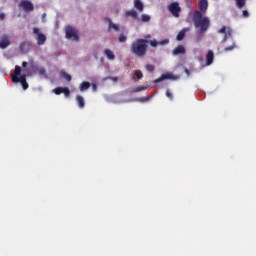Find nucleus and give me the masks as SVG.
Instances as JSON below:
<instances>
[{
	"label": "nucleus",
	"mask_w": 256,
	"mask_h": 256,
	"mask_svg": "<svg viewBox=\"0 0 256 256\" xmlns=\"http://www.w3.org/2000/svg\"><path fill=\"white\" fill-rule=\"evenodd\" d=\"M29 67H30V69H32V71L37 70V64H35V62H33V61L29 62Z\"/></svg>",
	"instance_id": "nucleus-29"
},
{
	"label": "nucleus",
	"mask_w": 256,
	"mask_h": 256,
	"mask_svg": "<svg viewBox=\"0 0 256 256\" xmlns=\"http://www.w3.org/2000/svg\"><path fill=\"white\" fill-rule=\"evenodd\" d=\"M168 11H170L173 17L179 18L181 13V6H179V2H172L168 5Z\"/></svg>",
	"instance_id": "nucleus-4"
},
{
	"label": "nucleus",
	"mask_w": 256,
	"mask_h": 256,
	"mask_svg": "<svg viewBox=\"0 0 256 256\" xmlns=\"http://www.w3.org/2000/svg\"><path fill=\"white\" fill-rule=\"evenodd\" d=\"M26 45H27L26 42H22V43L20 44V51H23V48H24Z\"/></svg>",
	"instance_id": "nucleus-37"
},
{
	"label": "nucleus",
	"mask_w": 256,
	"mask_h": 256,
	"mask_svg": "<svg viewBox=\"0 0 256 256\" xmlns=\"http://www.w3.org/2000/svg\"><path fill=\"white\" fill-rule=\"evenodd\" d=\"M39 75H45V68L38 69Z\"/></svg>",
	"instance_id": "nucleus-35"
},
{
	"label": "nucleus",
	"mask_w": 256,
	"mask_h": 256,
	"mask_svg": "<svg viewBox=\"0 0 256 256\" xmlns=\"http://www.w3.org/2000/svg\"><path fill=\"white\" fill-rule=\"evenodd\" d=\"M20 7H22L26 13H31V11L35 9V6H33V3L29 0H22L20 2Z\"/></svg>",
	"instance_id": "nucleus-6"
},
{
	"label": "nucleus",
	"mask_w": 256,
	"mask_h": 256,
	"mask_svg": "<svg viewBox=\"0 0 256 256\" xmlns=\"http://www.w3.org/2000/svg\"><path fill=\"white\" fill-rule=\"evenodd\" d=\"M150 100H151V96H146L139 99L141 103H147V101H150Z\"/></svg>",
	"instance_id": "nucleus-32"
},
{
	"label": "nucleus",
	"mask_w": 256,
	"mask_h": 256,
	"mask_svg": "<svg viewBox=\"0 0 256 256\" xmlns=\"http://www.w3.org/2000/svg\"><path fill=\"white\" fill-rule=\"evenodd\" d=\"M242 15L243 17H249V12L247 10H243Z\"/></svg>",
	"instance_id": "nucleus-36"
},
{
	"label": "nucleus",
	"mask_w": 256,
	"mask_h": 256,
	"mask_svg": "<svg viewBox=\"0 0 256 256\" xmlns=\"http://www.w3.org/2000/svg\"><path fill=\"white\" fill-rule=\"evenodd\" d=\"M26 71H27V75H31V72L28 69H26Z\"/></svg>",
	"instance_id": "nucleus-43"
},
{
	"label": "nucleus",
	"mask_w": 256,
	"mask_h": 256,
	"mask_svg": "<svg viewBox=\"0 0 256 256\" xmlns=\"http://www.w3.org/2000/svg\"><path fill=\"white\" fill-rule=\"evenodd\" d=\"M141 21L142 23H149V21H151V16H149L148 14H142Z\"/></svg>",
	"instance_id": "nucleus-24"
},
{
	"label": "nucleus",
	"mask_w": 256,
	"mask_h": 256,
	"mask_svg": "<svg viewBox=\"0 0 256 256\" xmlns=\"http://www.w3.org/2000/svg\"><path fill=\"white\" fill-rule=\"evenodd\" d=\"M134 75L137 79H143V72H141V70H136Z\"/></svg>",
	"instance_id": "nucleus-28"
},
{
	"label": "nucleus",
	"mask_w": 256,
	"mask_h": 256,
	"mask_svg": "<svg viewBox=\"0 0 256 256\" xmlns=\"http://www.w3.org/2000/svg\"><path fill=\"white\" fill-rule=\"evenodd\" d=\"M125 41H127V36H125L124 34H120L119 42L120 43H125Z\"/></svg>",
	"instance_id": "nucleus-30"
},
{
	"label": "nucleus",
	"mask_w": 256,
	"mask_h": 256,
	"mask_svg": "<svg viewBox=\"0 0 256 256\" xmlns=\"http://www.w3.org/2000/svg\"><path fill=\"white\" fill-rule=\"evenodd\" d=\"M27 82V75L23 74L20 77L18 76V83H25Z\"/></svg>",
	"instance_id": "nucleus-27"
},
{
	"label": "nucleus",
	"mask_w": 256,
	"mask_h": 256,
	"mask_svg": "<svg viewBox=\"0 0 256 256\" xmlns=\"http://www.w3.org/2000/svg\"><path fill=\"white\" fill-rule=\"evenodd\" d=\"M93 87H94V89H96L97 86L94 85Z\"/></svg>",
	"instance_id": "nucleus-45"
},
{
	"label": "nucleus",
	"mask_w": 256,
	"mask_h": 256,
	"mask_svg": "<svg viewBox=\"0 0 256 256\" xmlns=\"http://www.w3.org/2000/svg\"><path fill=\"white\" fill-rule=\"evenodd\" d=\"M55 95H61L63 93L65 97H69L71 95V91L67 87H57L53 90Z\"/></svg>",
	"instance_id": "nucleus-8"
},
{
	"label": "nucleus",
	"mask_w": 256,
	"mask_h": 256,
	"mask_svg": "<svg viewBox=\"0 0 256 256\" xmlns=\"http://www.w3.org/2000/svg\"><path fill=\"white\" fill-rule=\"evenodd\" d=\"M148 43L151 45V47H157V45H167L169 43V39H165L160 42H157V40H151L148 41Z\"/></svg>",
	"instance_id": "nucleus-14"
},
{
	"label": "nucleus",
	"mask_w": 256,
	"mask_h": 256,
	"mask_svg": "<svg viewBox=\"0 0 256 256\" xmlns=\"http://www.w3.org/2000/svg\"><path fill=\"white\" fill-rule=\"evenodd\" d=\"M146 71H148V73H154L155 72V66L152 64H147L146 65Z\"/></svg>",
	"instance_id": "nucleus-26"
},
{
	"label": "nucleus",
	"mask_w": 256,
	"mask_h": 256,
	"mask_svg": "<svg viewBox=\"0 0 256 256\" xmlns=\"http://www.w3.org/2000/svg\"><path fill=\"white\" fill-rule=\"evenodd\" d=\"M185 53H186V50L183 45H179L172 51L173 55H185Z\"/></svg>",
	"instance_id": "nucleus-13"
},
{
	"label": "nucleus",
	"mask_w": 256,
	"mask_h": 256,
	"mask_svg": "<svg viewBox=\"0 0 256 256\" xmlns=\"http://www.w3.org/2000/svg\"><path fill=\"white\" fill-rule=\"evenodd\" d=\"M186 75H190L189 69L185 68Z\"/></svg>",
	"instance_id": "nucleus-41"
},
{
	"label": "nucleus",
	"mask_w": 256,
	"mask_h": 256,
	"mask_svg": "<svg viewBox=\"0 0 256 256\" xmlns=\"http://www.w3.org/2000/svg\"><path fill=\"white\" fill-rule=\"evenodd\" d=\"M166 79H173V74L171 73L162 74L160 78L155 80V83H161V81H165Z\"/></svg>",
	"instance_id": "nucleus-17"
},
{
	"label": "nucleus",
	"mask_w": 256,
	"mask_h": 256,
	"mask_svg": "<svg viewBox=\"0 0 256 256\" xmlns=\"http://www.w3.org/2000/svg\"><path fill=\"white\" fill-rule=\"evenodd\" d=\"M110 79H111L112 81H114V82H118V81H119V78H117V77H110Z\"/></svg>",
	"instance_id": "nucleus-40"
},
{
	"label": "nucleus",
	"mask_w": 256,
	"mask_h": 256,
	"mask_svg": "<svg viewBox=\"0 0 256 256\" xmlns=\"http://www.w3.org/2000/svg\"><path fill=\"white\" fill-rule=\"evenodd\" d=\"M235 47H237L236 45H235V43H233L231 46H227V47H225L224 48V51H233V49H235Z\"/></svg>",
	"instance_id": "nucleus-31"
},
{
	"label": "nucleus",
	"mask_w": 256,
	"mask_h": 256,
	"mask_svg": "<svg viewBox=\"0 0 256 256\" xmlns=\"http://www.w3.org/2000/svg\"><path fill=\"white\" fill-rule=\"evenodd\" d=\"M76 103L79 107V109H84L85 108V98L81 95L76 96Z\"/></svg>",
	"instance_id": "nucleus-15"
},
{
	"label": "nucleus",
	"mask_w": 256,
	"mask_h": 256,
	"mask_svg": "<svg viewBox=\"0 0 256 256\" xmlns=\"http://www.w3.org/2000/svg\"><path fill=\"white\" fill-rule=\"evenodd\" d=\"M134 7L140 13H143V10L145 9V5H143V2H141V0H134Z\"/></svg>",
	"instance_id": "nucleus-16"
},
{
	"label": "nucleus",
	"mask_w": 256,
	"mask_h": 256,
	"mask_svg": "<svg viewBox=\"0 0 256 256\" xmlns=\"http://www.w3.org/2000/svg\"><path fill=\"white\" fill-rule=\"evenodd\" d=\"M5 19V13H0V21H3Z\"/></svg>",
	"instance_id": "nucleus-38"
},
{
	"label": "nucleus",
	"mask_w": 256,
	"mask_h": 256,
	"mask_svg": "<svg viewBox=\"0 0 256 256\" xmlns=\"http://www.w3.org/2000/svg\"><path fill=\"white\" fill-rule=\"evenodd\" d=\"M189 31V28H183L178 35L176 36V39L178 41H183L185 39V34Z\"/></svg>",
	"instance_id": "nucleus-18"
},
{
	"label": "nucleus",
	"mask_w": 256,
	"mask_h": 256,
	"mask_svg": "<svg viewBox=\"0 0 256 256\" xmlns=\"http://www.w3.org/2000/svg\"><path fill=\"white\" fill-rule=\"evenodd\" d=\"M219 33L224 34L223 43L227 41L228 37H231V28H226L225 26H222V28L219 30Z\"/></svg>",
	"instance_id": "nucleus-10"
},
{
	"label": "nucleus",
	"mask_w": 256,
	"mask_h": 256,
	"mask_svg": "<svg viewBox=\"0 0 256 256\" xmlns=\"http://www.w3.org/2000/svg\"><path fill=\"white\" fill-rule=\"evenodd\" d=\"M89 87H91V83L84 81L80 84L79 89L81 92H83V91H87V89H89Z\"/></svg>",
	"instance_id": "nucleus-21"
},
{
	"label": "nucleus",
	"mask_w": 256,
	"mask_h": 256,
	"mask_svg": "<svg viewBox=\"0 0 256 256\" xmlns=\"http://www.w3.org/2000/svg\"><path fill=\"white\" fill-rule=\"evenodd\" d=\"M146 39H151V35L146 36Z\"/></svg>",
	"instance_id": "nucleus-44"
},
{
	"label": "nucleus",
	"mask_w": 256,
	"mask_h": 256,
	"mask_svg": "<svg viewBox=\"0 0 256 256\" xmlns=\"http://www.w3.org/2000/svg\"><path fill=\"white\" fill-rule=\"evenodd\" d=\"M66 33V39H72V41H79V34L77 32V29H75L73 26H67L65 28Z\"/></svg>",
	"instance_id": "nucleus-3"
},
{
	"label": "nucleus",
	"mask_w": 256,
	"mask_h": 256,
	"mask_svg": "<svg viewBox=\"0 0 256 256\" xmlns=\"http://www.w3.org/2000/svg\"><path fill=\"white\" fill-rule=\"evenodd\" d=\"M198 5L201 13H207V9L209 8V2L207 0H200Z\"/></svg>",
	"instance_id": "nucleus-11"
},
{
	"label": "nucleus",
	"mask_w": 256,
	"mask_h": 256,
	"mask_svg": "<svg viewBox=\"0 0 256 256\" xmlns=\"http://www.w3.org/2000/svg\"><path fill=\"white\" fill-rule=\"evenodd\" d=\"M60 75L61 77H63V79H66V81L71 82V75L67 74V72H65L64 70H61Z\"/></svg>",
	"instance_id": "nucleus-23"
},
{
	"label": "nucleus",
	"mask_w": 256,
	"mask_h": 256,
	"mask_svg": "<svg viewBox=\"0 0 256 256\" xmlns=\"http://www.w3.org/2000/svg\"><path fill=\"white\" fill-rule=\"evenodd\" d=\"M247 0H236V7H238V9H243V7H245V3Z\"/></svg>",
	"instance_id": "nucleus-25"
},
{
	"label": "nucleus",
	"mask_w": 256,
	"mask_h": 256,
	"mask_svg": "<svg viewBox=\"0 0 256 256\" xmlns=\"http://www.w3.org/2000/svg\"><path fill=\"white\" fill-rule=\"evenodd\" d=\"M193 23L194 27L196 29H200L202 33H204V31H207V29H209V25H211L209 18L203 17V14L197 10L193 13Z\"/></svg>",
	"instance_id": "nucleus-2"
},
{
	"label": "nucleus",
	"mask_w": 256,
	"mask_h": 256,
	"mask_svg": "<svg viewBox=\"0 0 256 256\" xmlns=\"http://www.w3.org/2000/svg\"><path fill=\"white\" fill-rule=\"evenodd\" d=\"M215 59V54L213 53V50H209L206 55V65H213V61Z\"/></svg>",
	"instance_id": "nucleus-12"
},
{
	"label": "nucleus",
	"mask_w": 256,
	"mask_h": 256,
	"mask_svg": "<svg viewBox=\"0 0 256 256\" xmlns=\"http://www.w3.org/2000/svg\"><path fill=\"white\" fill-rule=\"evenodd\" d=\"M19 75H21V67L16 65L14 73L12 74L13 83H19Z\"/></svg>",
	"instance_id": "nucleus-9"
},
{
	"label": "nucleus",
	"mask_w": 256,
	"mask_h": 256,
	"mask_svg": "<svg viewBox=\"0 0 256 256\" xmlns=\"http://www.w3.org/2000/svg\"><path fill=\"white\" fill-rule=\"evenodd\" d=\"M27 62H22V67H27Z\"/></svg>",
	"instance_id": "nucleus-42"
},
{
	"label": "nucleus",
	"mask_w": 256,
	"mask_h": 256,
	"mask_svg": "<svg viewBox=\"0 0 256 256\" xmlns=\"http://www.w3.org/2000/svg\"><path fill=\"white\" fill-rule=\"evenodd\" d=\"M11 45V39L9 38V35L4 34L0 38V49H7Z\"/></svg>",
	"instance_id": "nucleus-7"
},
{
	"label": "nucleus",
	"mask_w": 256,
	"mask_h": 256,
	"mask_svg": "<svg viewBox=\"0 0 256 256\" xmlns=\"http://www.w3.org/2000/svg\"><path fill=\"white\" fill-rule=\"evenodd\" d=\"M33 34L36 35L37 45H43L44 43L47 42V36H45V34L41 33L39 28L34 27Z\"/></svg>",
	"instance_id": "nucleus-5"
},
{
	"label": "nucleus",
	"mask_w": 256,
	"mask_h": 256,
	"mask_svg": "<svg viewBox=\"0 0 256 256\" xmlns=\"http://www.w3.org/2000/svg\"><path fill=\"white\" fill-rule=\"evenodd\" d=\"M126 17H132V19H139V15L137 14V11L135 10H129V11H126V14H125Z\"/></svg>",
	"instance_id": "nucleus-19"
},
{
	"label": "nucleus",
	"mask_w": 256,
	"mask_h": 256,
	"mask_svg": "<svg viewBox=\"0 0 256 256\" xmlns=\"http://www.w3.org/2000/svg\"><path fill=\"white\" fill-rule=\"evenodd\" d=\"M136 91H145V87L140 86V87H138V88L136 89Z\"/></svg>",
	"instance_id": "nucleus-39"
},
{
	"label": "nucleus",
	"mask_w": 256,
	"mask_h": 256,
	"mask_svg": "<svg viewBox=\"0 0 256 256\" xmlns=\"http://www.w3.org/2000/svg\"><path fill=\"white\" fill-rule=\"evenodd\" d=\"M149 47V40L139 38L130 46L132 55L135 57H145L147 55V48Z\"/></svg>",
	"instance_id": "nucleus-1"
},
{
	"label": "nucleus",
	"mask_w": 256,
	"mask_h": 256,
	"mask_svg": "<svg viewBox=\"0 0 256 256\" xmlns=\"http://www.w3.org/2000/svg\"><path fill=\"white\" fill-rule=\"evenodd\" d=\"M104 53H105L106 57L108 59H110L111 61H113V59H115V54L113 53V51H111L109 49H105Z\"/></svg>",
	"instance_id": "nucleus-22"
},
{
	"label": "nucleus",
	"mask_w": 256,
	"mask_h": 256,
	"mask_svg": "<svg viewBox=\"0 0 256 256\" xmlns=\"http://www.w3.org/2000/svg\"><path fill=\"white\" fill-rule=\"evenodd\" d=\"M105 21L109 23V29H114V31H119V25L114 24L113 21H111V18H105Z\"/></svg>",
	"instance_id": "nucleus-20"
},
{
	"label": "nucleus",
	"mask_w": 256,
	"mask_h": 256,
	"mask_svg": "<svg viewBox=\"0 0 256 256\" xmlns=\"http://www.w3.org/2000/svg\"><path fill=\"white\" fill-rule=\"evenodd\" d=\"M166 97H168V99H170V101H173V93H171V90L166 91Z\"/></svg>",
	"instance_id": "nucleus-33"
},
{
	"label": "nucleus",
	"mask_w": 256,
	"mask_h": 256,
	"mask_svg": "<svg viewBox=\"0 0 256 256\" xmlns=\"http://www.w3.org/2000/svg\"><path fill=\"white\" fill-rule=\"evenodd\" d=\"M21 85H22L24 91H26V89H29V84L27 82H22Z\"/></svg>",
	"instance_id": "nucleus-34"
}]
</instances>
